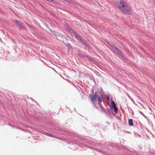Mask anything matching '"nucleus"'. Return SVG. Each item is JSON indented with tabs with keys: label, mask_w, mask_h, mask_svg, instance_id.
<instances>
[{
	"label": "nucleus",
	"mask_w": 155,
	"mask_h": 155,
	"mask_svg": "<svg viewBox=\"0 0 155 155\" xmlns=\"http://www.w3.org/2000/svg\"><path fill=\"white\" fill-rule=\"evenodd\" d=\"M117 6L125 14H128L130 12V7L125 5L123 2V0H120V3H119Z\"/></svg>",
	"instance_id": "nucleus-1"
},
{
	"label": "nucleus",
	"mask_w": 155,
	"mask_h": 155,
	"mask_svg": "<svg viewBox=\"0 0 155 155\" xmlns=\"http://www.w3.org/2000/svg\"><path fill=\"white\" fill-rule=\"evenodd\" d=\"M97 95V93L96 91H95L94 94V95L93 94H90V97L91 98V101L93 104L94 105L96 104V98Z\"/></svg>",
	"instance_id": "nucleus-2"
},
{
	"label": "nucleus",
	"mask_w": 155,
	"mask_h": 155,
	"mask_svg": "<svg viewBox=\"0 0 155 155\" xmlns=\"http://www.w3.org/2000/svg\"><path fill=\"white\" fill-rule=\"evenodd\" d=\"M110 45L113 48H114L115 50H116L117 54L120 57H122L123 55L121 51L120 50H119V49L115 47V45L114 44H110Z\"/></svg>",
	"instance_id": "nucleus-3"
},
{
	"label": "nucleus",
	"mask_w": 155,
	"mask_h": 155,
	"mask_svg": "<svg viewBox=\"0 0 155 155\" xmlns=\"http://www.w3.org/2000/svg\"><path fill=\"white\" fill-rule=\"evenodd\" d=\"M111 104L112 107L114 110V112L115 113H117L118 111V109L114 102L113 101H112L111 102Z\"/></svg>",
	"instance_id": "nucleus-4"
},
{
	"label": "nucleus",
	"mask_w": 155,
	"mask_h": 155,
	"mask_svg": "<svg viewBox=\"0 0 155 155\" xmlns=\"http://www.w3.org/2000/svg\"><path fill=\"white\" fill-rule=\"evenodd\" d=\"M103 95L102 94H101L100 96H98V104L99 105L101 104V103L103 101Z\"/></svg>",
	"instance_id": "nucleus-5"
},
{
	"label": "nucleus",
	"mask_w": 155,
	"mask_h": 155,
	"mask_svg": "<svg viewBox=\"0 0 155 155\" xmlns=\"http://www.w3.org/2000/svg\"><path fill=\"white\" fill-rule=\"evenodd\" d=\"M128 124L130 126H133V120L131 119H129L128 120Z\"/></svg>",
	"instance_id": "nucleus-6"
},
{
	"label": "nucleus",
	"mask_w": 155,
	"mask_h": 155,
	"mask_svg": "<svg viewBox=\"0 0 155 155\" xmlns=\"http://www.w3.org/2000/svg\"><path fill=\"white\" fill-rule=\"evenodd\" d=\"M66 46L68 48V50H71L72 48V46L70 44H65Z\"/></svg>",
	"instance_id": "nucleus-7"
},
{
	"label": "nucleus",
	"mask_w": 155,
	"mask_h": 155,
	"mask_svg": "<svg viewBox=\"0 0 155 155\" xmlns=\"http://www.w3.org/2000/svg\"><path fill=\"white\" fill-rule=\"evenodd\" d=\"M18 25L20 28L22 29H24V27L22 25L21 22H20Z\"/></svg>",
	"instance_id": "nucleus-8"
},
{
	"label": "nucleus",
	"mask_w": 155,
	"mask_h": 155,
	"mask_svg": "<svg viewBox=\"0 0 155 155\" xmlns=\"http://www.w3.org/2000/svg\"><path fill=\"white\" fill-rule=\"evenodd\" d=\"M75 35L77 39L80 41L81 40L82 38L81 36H80L79 35H77L76 34Z\"/></svg>",
	"instance_id": "nucleus-9"
},
{
	"label": "nucleus",
	"mask_w": 155,
	"mask_h": 155,
	"mask_svg": "<svg viewBox=\"0 0 155 155\" xmlns=\"http://www.w3.org/2000/svg\"><path fill=\"white\" fill-rule=\"evenodd\" d=\"M69 31L71 33L73 34L74 35H76V33L73 30L71 29H69Z\"/></svg>",
	"instance_id": "nucleus-10"
},
{
	"label": "nucleus",
	"mask_w": 155,
	"mask_h": 155,
	"mask_svg": "<svg viewBox=\"0 0 155 155\" xmlns=\"http://www.w3.org/2000/svg\"><path fill=\"white\" fill-rule=\"evenodd\" d=\"M51 31V32H53V33L56 36L58 35L59 34V33L58 32H56V31L54 30H52V31Z\"/></svg>",
	"instance_id": "nucleus-11"
},
{
	"label": "nucleus",
	"mask_w": 155,
	"mask_h": 155,
	"mask_svg": "<svg viewBox=\"0 0 155 155\" xmlns=\"http://www.w3.org/2000/svg\"><path fill=\"white\" fill-rule=\"evenodd\" d=\"M51 31V32H53V33L56 36L58 35L59 34V33L58 32H56V31L54 30H52V31Z\"/></svg>",
	"instance_id": "nucleus-12"
},
{
	"label": "nucleus",
	"mask_w": 155,
	"mask_h": 155,
	"mask_svg": "<svg viewBox=\"0 0 155 155\" xmlns=\"http://www.w3.org/2000/svg\"><path fill=\"white\" fill-rule=\"evenodd\" d=\"M46 134L48 136H50L51 137H55V136L53 134H51L50 133H46Z\"/></svg>",
	"instance_id": "nucleus-13"
},
{
	"label": "nucleus",
	"mask_w": 155,
	"mask_h": 155,
	"mask_svg": "<svg viewBox=\"0 0 155 155\" xmlns=\"http://www.w3.org/2000/svg\"><path fill=\"white\" fill-rule=\"evenodd\" d=\"M84 56L86 58H87L88 59L89 61H92V60L91 58L89 57L88 55H84Z\"/></svg>",
	"instance_id": "nucleus-14"
},
{
	"label": "nucleus",
	"mask_w": 155,
	"mask_h": 155,
	"mask_svg": "<svg viewBox=\"0 0 155 155\" xmlns=\"http://www.w3.org/2000/svg\"><path fill=\"white\" fill-rule=\"evenodd\" d=\"M83 45H85L87 47H90L89 44L87 43L86 42V41H85V42L84 43Z\"/></svg>",
	"instance_id": "nucleus-15"
},
{
	"label": "nucleus",
	"mask_w": 155,
	"mask_h": 155,
	"mask_svg": "<svg viewBox=\"0 0 155 155\" xmlns=\"http://www.w3.org/2000/svg\"><path fill=\"white\" fill-rule=\"evenodd\" d=\"M57 36L59 38H62L63 37V35L59 33L58 34V35ZM58 39H59V38H58Z\"/></svg>",
	"instance_id": "nucleus-16"
},
{
	"label": "nucleus",
	"mask_w": 155,
	"mask_h": 155,
	"mask_svg": "<svg viewBox=\"0 0 155 155\" xmlns=\"http://www.w3.org/2000/svg\"><path fill=\"white\" fill-rule=\"evenodd\" d=\"M14 21L18 25L21 22L20 21L17 20H15Z\"/></svg>",
	"instance_id": "nucleus-17"
},
{
	"label": "nucleus",
	"mask_w": 155,
	"mask_h": 155,
	"mask_svg": "<svg viewBox=\"0 0 155 155\" xmlns=\"http://www.w3.org/2000/svg\"><path fill=\"white\" fill-rule=\"evenodd\" d=\"M99 105L101 107V108L102 110L103 111H104L105 109H104V107H103V106H102L101 104V105Z\"/></svg>",
	"instance_id": "nucleus-18"
},
{
	"label": "nucleus",
	"mask_w": 155,
	"mask_h": 155,
	"mask_svg": "<svg viewBox=\"0 0 155 155\" xmlns=\"http://www.w3.org/2000/svg\"><path fill=\"white\" fill-rule=\"evenodd\" d=\"M80 41H81V43H82L83 44H84V43L85 42V41L84 40L82 39H81V40H80Z\"/></svg>",
	"instance_id": "nucleus-19"
},
{
	"label": "nucleus",
	"mask_w": 155,
	"mask_h": 155,
	"mask_svg": "<svg viewBox=\"0 0 155 155\" xmlns=\"http://www.w3.org/2000/svg\"><path fill=\"white\" fill-rule=\"evenodd\" d=\"M91 93H92V94H93L94 93V89L93 88V89H91Z\"/></svg>",
	"instance_id": "nucleus-20"
},
{
	"label": "nucleus",
	"mask_w": 155,
	"mask_h": 155,
	"mask_svg": "<svg viewBox=\"0 0 155 155\" xmlns=\"http://www.w3.org/2000/svg\"><path fill=\"white\" fill-rule=\"evenodd\" d=\"M106 98L108 100H109V97L108 96L107 97H106Z\"/></svg>",
	"instance_id": "nucleus-21"
}]
</instances>
